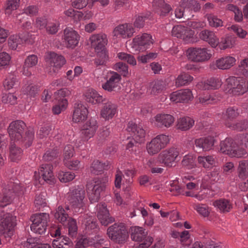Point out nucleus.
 Returning <instances> with one entry per match:
<instances>
[{
    "instance_id": "62",
    "label": "nucleus",
    "mask_w": 248,
    "mask_h": 248,
    "mask_svg": "<svg viewBox=\"0 0 248 248\" xmlns=\"http://www.w3.org/2000/svg\"><path fill=\"white\" fill-rule=\"evenodd\" d=\"M194 208L202 216L204 217H207L209 215L208 207L205 205H195Z\"/></svg>"
},
{
    "instance_id": "23",
    "label": "nucleus",
    "mask_w": 248,
    "mask_h": 248,
    "mask_svg": "<svg viewBox=\"0 0 248 248\" xmlns=\"http://www.w3.org/2000/svg\"><path fill=\"white\" fill-rule=\"evenodd\" d=\"M92 46L94 47L95 51H103L106 50V45L107 40L105 36L100 34H94L90 37Z\"/></svg>"
},
{
    "instance_id": "41",
    "label": "nucleus",
    "mask_w": 248,
    "mask_h": 248,
    "mask_svg": "<svg viewBox=\"0 0 248 248\" xmlns=\"http://www.w3.org/2000/svg\"><path fill=\"white\" fill-rule=\"evenodd\" d=\"M95 52L97 54V57L94 61L95 64L97 66L105 64L106 61L108 60V55L106 50L97 51Z\"/></svg>"
},
{
    "instance_id": "26",
    "label": "nucleus",
    "mask_w": 248,
    "mask_h": 248,
    "mask_svg": "<svg viewBox=\"0 0 248 248\" xmlns=\"http://www.w3.org/2000/svg\"><path fill=\"white\" fill-rule=\"evenodd\" d=\"M85 100L92 104L102 103L103 101H106L107 98L100 95L96 91L89 90L84 95Z\"/></svg>"
},
{
    "instance_id": "34",
    "label": "nucleus",
    "mask_w": 248,
    "mask_h": 248,
    "mask_svg": "<svg viewBox=\"0 0 248 248\" xmlns=\"http://www.w3.org/2000/svg\"><path fill=\"white\" fill-rule=\"evenodd\" d=\"M132 239L135 241H141L143 238L147 236V232L142 227L135 226L131 228Z\"/></svg>"
},
{
    "instance_id": "15",
    "label": "nucleus",
    "mask_w": 248,
    "mask_h": 248,
    "mask_svg": "<svg viewBox=\"0 0 248 248\" xmlns=\"http://www.w3.org/2000/svg\"><path fill=\"white\" fill-rule=\"evenodd\" d=\"M193 98L192 92L189 89L180 90L173 92L170 95V99L177 103H187Z\"/></svg>"
},
{
    "instance_id": "18",
    "label": "nucleus",
    "mask_w": 248,
    "mask_h": 248,
    "mask_svg": "<svg viewBox=\"0 0 248 248\" xmlns=\"http://www.w3.org/2000/svg\"><path fill=\"white\" fill-rule=\"evenodd\" d=\"M96 121L91 118L88 120L82 126V134L86 140L91 138L94 135L97 128Z\"/></svg>"
},
{
    "instance_id": "22",
    "label": "nucleus",
    "mask_w": 248,
    "mask_h": 248,
    "mask_svg": "<svg viewBox=\"0 0 248 248\" xmlns=\"http://www.w3.org/2000/svg\"><path fill=\"white\" fill-rule=\"evenodd\" d=\"M104 107L101 111V115L106 120L111 119L115 114L117 106L107 99L106 101H103Z\"/></svg>"
},
{
    "instance_id": "55",
    "label": "nucleus",
    "mask_w": 248,
    "mask_h": 248,
    "mask_svg": "<svg viewBox=\"0 0 248 248\" xmlns=\"http://www.w3.org/2000/svg\"><path fill=\"white\" fill-rule=\"evenodd\" d=\"M17 97L12 93H9L3 95L2 97V102L5 104L15 105L16 103Z\"/></svg>"
},
{
    "instance_id": "27",
    "label": "nucleus",
    "mask_w": 248,
    "mask_h": 248,
    "mask_svg": "<svg viewBox=\"0 0 248 248\" xmlns=\"http://www.w3.org/2000/svg\"><path fill=\"white\" fill-rule=\"evenodd\" d=\"M156 125L157 126L162 127H170L174 122V117L170 114H161L157 115L155 117Z\"/></svg>"
},
{
    "instance_id": "3",
    "label": "nucleus",
    "mask_w": 248,
    "mask_h": 248,
    "mask_svg": "<svg viewBox=\"0 0 248 248\" xmlns=\"http://www.w3.org/2000/svg\"><path fill=\"white\" fill-rule=\"evenodd\" d=\"M107 234L114 242L122 244L126 242L128 233L126 227L123 223H114L107 229Z\"/></svg>"
},
{
    "instance_id": "47",
    "label": "nucleus",
    "mask_w": 248,
    "mask_h": 248,
    "mask_svg": "<svg viewBox=\"0 0 248 248\" xmlns=\"http://www.w3.org/2000/svg\"><path fill=\"white\" fill-rule=\"evenodd\" d=\"M228 126L233 130H236L238 131L248 130V121L243 120L239 121L238 122L232 124L231 125H229Z\"/></svg>"
},
{
    "instance_id": "60",
    "label": "nucleus",
    "mask_w": 248,
    "mask_h": 248,
    "mask_svg": "<svg viewBox=\"0 0 248 248\" xmlns=\"http://www.w3.org/2000/svg\"><path fill=\"white\" fill-rule=\"evenodd\" d=\"M37 62V57L35 55H31L25 59L24 64L26 66L31 68L35 66Z\"/></svg>"
},
{
    "instance_id": "7",
    "label": "nucleus",
    "mask_w": 248,
    "mask_h": 248,
    "mask_svg": "<svg viewBox=\"0 0 248 248\" xmlns=\"http://www.w3.org/2000/svg\"><path fill=\"white\" fill-rule=\"evenodd\" d=\"M48 218L49 215L46 213L36 214L31 216L30 218L32 222L30 227L31 230L40 234L45 233Z\"/></svg>"
},
{
    "instance_id": "57",
    "label": "nucleus",
    "mask_w": 248,
    "mask_h": 248,
    "mask_svg": "<svg viewBox=\"0 0 248 248\" xmlns=\"http://www.w3.org/2000/svg\"><path fill=\"white\" fill-rule=\"evenodd\" d=\"M248 155V154L245 149L244 148H238L237 149H234L232 154L230 155L232 157L242 158L246 157Z\"/></svg>"
},
{
    "instance_id": "28",
    "label": "nucleus",
    "mask_w": 248,
    "mask_h": 248,
    "mask_svg": "<svg viewBox=\"0 0 248 248\" xmlns=\"http://www.w3.org/2000/svg\"><path fill=\"white\" fill-rule=\"evenodd\" d=\"M18 145H22L19 143L11 142L9 147L10 158L11 161L16 162L20 160L22 155V150Z\"/></svg>"
},
{
    "instance_id": "1",
    "label": "nucleus",
    "mask_w": 248,
    "mask_h": 248,
    "mask_svg": "<svg viewBox=\"0 0 248 248\" xmlns=\"http://www.w3.org/2000/svg\"><path fill=\"white\" fill-rule=\"evenodd\" d=\"M8 132L12 141L23 144L26 148L32 144L34 139L33 130L28 129L22 121L12 122L8 128Z\"/></svg>"
},
{
    "instance_id": "58",
    "label": "nucleus",
    "mask_w": 248,
    "mask_h": 248,
    "mask_svg": "<svg viewBox=\"0 0 248 248\" xmlns=\"http://www.w3.org/2000/svg\"><path fill=\"white\" fill-rule=\"evenodd\" d=\"M51 127L49 125H46L40 128L37 134L40 139L46 138L51 131Z\"/></svg>"
},
{
    "instance_id": "46",
    "label": "nucleus",
    "mask_w": 248,
    "mask_h": 248,
    "mask_svg": "<svg viewBox=\"0 0 248 248\" xmlns=\"http://www.w3.org/2000/svg\"><path fill=\"white\" fill-rule=\"evenodd\" d=\"M54 216L56 219L61 222H64L66 221L68 217L65 210L61 206H59L58 207Z\"/></svg>"
},
{
    "instance_id": "49",
    "label": "nucleus",
    "mask_w": 248,
    "mask_h": 248,
    "mask_svg": "<svg viewBox=\"0 0 248 248\" xmlns=\"http://www.w3.org/2000/svg\"><path fill=\"white\" fill-rule=\"evenodd\" d=\"M209 25L214 27H218L222 26L223 22L216 16L209 14L206 16Z\"/></svg>"
},
{
    "instance_id": "13",
    "label": "nucleus",
    "mask_w": 248,
    "mask_h": 248,
    "mask_svg": "<svg viewBox=\"0 0 248 248\" xmlns=\"http://www.w3.org/2000/svg\"><path fill=\"white\" fill-rule=\"evenodd\" d=\"M215 141L214 138L211 136L197 139L194 141V148L199 152L209 151L212 149Z\"/></svg>"
},
{
    "instance_id": "44",
    "label": "nucleus",
    "mask_w": 248,
    "mask_h": 248,
    "mask_svg": "<svg viewBox=\"0 0 248 248\" xmlns=\"http://www.w3.org/2000/svg\"><path fill=\"white\" fill-rule=\"evenodd\" d=\"M118 57L120 60L125 61L129 64L133 66L137 64L136 60L132 55L124 52H120L118 54Z\"/></svg>"
},
{
    "instance_id": "11",
    "label": "nucleus",
    "mask_w": 248,
    "mask_h": 248,
    "mask_svg": "<svg viewBox=\"0 0 248 248\" xmlns=\"http://www.w3.org/2000/svg\"><path fill=\"white\" fill-rule=\"evenodd\" d=\"M179 152L175 148H171L168 150L162 152L158 156L159 162L164 163L166 166L172 167L175 166V160L176 159Z\"/></svg>"
},
{
    "instance_id": "40",
    "label": "nucleus",
    "mask_w": 248,
    "mask_h": 248,
    "mask_svg": "<svg viewBox=\"0 0 248 248\" xmlns=\"http://www.w3.org/2000/svg\"><path fill=\"white\" fill-rule=\"evenodd\" d=\"M193 80V77L187 73H182L179 75L176 80V85L177 87L184 86Z\"/></svg>"
},
{
    "instance_id": "9",
    "label": "nucleus",
    "mask_w": 248,
    "mask_h": 248,
    "mask_svg": "<svg viewBox=\"0 0 248 248\" xmlns=\"http://www.w3.org/2000/svg\"><path fill=\"white\" fill-rule=\"evenodd\" d=\"M154 41L150 34L143 33L140 37L138 36L133 39L132 48L135 51H144L152 47Z\"/></svg>"
},
{
    "instance_id": "56",
    "label": "nucleus",
    "mask_w": 248,
    "mask_h": 248,
    "mask_svg": "<svg viewBox=\"0 0 248 248\" xmlns=\"http://www.w3.org/2000/svg\"><path fill=\"white\" fill-rule=\"evenodd\" d=\"M11 57L10 55L4 52L0 53V69L1 68H4L10 63Z\"/></svg>"
},
{
    "instance_id": "53",
    "label": "nucleus",
    "mask_w": 248,
    "mask_h": 248,
    "mask_svg": "<svg viewBox=\"0 0 248 248\" xmlns=\"http://www.w3.org/2000/svg\"><path fill=\"white\" fill-rule=\"evenodd\" d=\"M128 65L123 62H119L115 64V69L124 77L128 74Z\"/></svg>"
},
{
    "instance_id": "64",
    "label": "nucleus",
    "mask_w": 248,
    "mask_h": 248,
    "mask_svg": "<svg viewBox=\"0 0 248 248\" xmlns=\"http://www.w3.org/2000/svg\"><path fill=\"white\" fill-rule=\"evenodd\" d=\"M59 240L61 243V248H72L73 242L68 237L62 236V237H59Z\"/></svg>"
},
{
    "instance_id": "25",
    "label": "nucleus",
    "mask_w": 248,
    "mask_h": 248,
    "mask_svg": "<svg viewBox=\"0 0 248 248\" xmlns=\"http://www.w3.org/2000/svg\"><path fill=\"white\" fill-rule=\"evenodd\" d=\"M127 130L129 132L134 133L133 138L141 140L142 142L143 141L145 131L140 125L138 126L135 123L130 122L128 124Z\"/></svg>"
},
{
    "instance_id": "29",
    "label": "nucleus",
    "mask_w": 248,
    "mask_h": 248,
    "mask_svg": "<svg viewBox=\"0 0 248 248\" xmlns=\"http://www.w3.org/2000/svg\"><path fill=\"white\" fill-rule=\"evenodd\" d=\"M200 37L201 39L207 42L213 47H216L218 44V39L215 33L208 30H204L201 32Z\"/></svg>"
},
{
    "instance_id": "42",
    "label": "nucleus",
    "mask_w": 248,
    "mask_h": 248,
    "mask_svg": "<svg viewBox=\"0 0 248 248\" xmlns=\"http://www.w3.org/2000/svg\"><path fill=\"white\" fill-rule=\"evenodd\" d=\"M235 43V38L232 36H228L222 39L219 46L221 49H225L227 48L232 47Z\"/></svg>"
},
{
    "instance_id": "48",
    "label": "nucleus",
    "mask_w": 248,
    "mask_h": 248,
    "mask_svg": "<svg viewBox=\"0 0 248 248\" xmlns=\"http://www.w3.org/2000/svg\"><path fill=\"white\" fill-rule=\"evenodd\" d=\"M75 177L74 173L71 172L62 171L58 174V177L61 182L67 183L72 181Z\"/></svg>"
},
{
    "instance_id": "37",
    "label": "nucleus",
    "mask_w": 248,
    "mask_h": 248,
    "mask_svg": "<svg viewBox=\"0 0 248 248\" xmlns=\"http://www.w3.org/2000/svg\"><path fill=\"white\" fill-rule=\"evenodd\" d=\"M165 87V83L162 80H156L150 83L151 93L156 94L162 91Z\"/></svg>"
},
{
    "instance_id": "8",
    "label": "nucleus",
    "mask_w": 248,
    "mask_h": 248,
    "mask_svg": "<svg viewBox=\"0 0 248 248\" xmlns=\"http://www.w3.org/2000/svg\"><path fill=\"white\" fill-rule=\"evenodd\" d=\"M169 137L165 135H159L153 139L146 146L148 153L151 155L159 152L169 143Z\"/></svg>"
},
{
    "instance_id": "59",
    "label": "nucleus",
    "mask_w": 248,
    "mask_h": 248,
    "mask_svg": "<svg viewBox=\"0 0 248 248\" xmlns=\"http://www.w3.org/2000/svg\"><path fill=\"white\" fill-rule=\"evenodd\" d=\"M70 94V92L67 88H63L55 93L54 96L56 100L61 101L62 99H65L64 97L69 95Z\"/></svg>"
},
{
    "instance_id": "35",
    "label": "nucleus",
    "mask_w": 248,
    "mask_h": 248,
    "mask_svg": "<svg viewBox=\"0 0 248 248\" xmlns=\"http://www.w3.org/2000/svg\"><path fill=\"white\" fill-rule=\"evenodd\" d=\"M194 121L189 117H183L177 121V127L182 131L189 129L194 124Z\"/></svg>"
},
{
    "instance_id": "45",
    "label": "nucleus",
    "mask_w": 248,
    "mask_h": 248,
    "mask_svg": "<svg viewBox=\"0 0 248 248\" xmlns=\"http://www.w3.org/2000/svg\"><path fill=\"white\" fill-rule=\"evenodd\" d=\"M205 85L208 90H215L219 88L221 85V81L218 78H211L208 79Z\"/></svg>"
},
{
    "instance_id": "32",
    "label": "nucleus",
    "mask_w": 248,
    "mask_h": 248,
    "mask_svg": "<svg viewBox=\"0 0 248 248\" xmlns=\"http://www.w3.org/2000/svg\"><path fill=\"white\" fill-rule=\"evenodd\" d=\"M108 165L109 163L108 162L103 163L99 160H94L90 167V171L92 173L98 175L101 174L104 170L108 169Z\"/></svg>"
},
{
    "instance_id": "36",
    "label": "nucleus",
    "mask_w": 248,
    "mask_h": 248,
    "mask_svg": "<svg viewBox=\"0 0 248 248\" xmlns=\"http://www.w3.org/2000/svg\"><path fill=\"white\" fill-rule=\"evenodd\" d=\"M214 205L217 207L219 210L223 213L229 212L232 208L230 202L225 199H220L214 202Z\"/></svg>"
},
{
    "instance_id": "63",
    "label": "nucleus",
    "mask_w": 248,
    "mask_h": 248,
    "mask_svg": "<svg viewBox=\"0 0 248 248\" xmlns=\"http://www.w3.org/2000/svg\"><path fill=\"white\" fill-rule=\"evenodd\" d=\"M239 71L243 76L248 78V59H245L241 61L239 65Z\"/></svg>"
},
{
    "instance_id": "6",
    "label": "nucleus",
    "mask_w": 248,
    "mask_h": 248,
    "mask_svg": "<svg viewBox=\"0 0 248 248\" xmlns=\"http://www.w3.org/2000/svg\"><path fill=\"white\" fill-rule=\"evenodd\" d=\"M23 192L24 188L19 183L10 182L2 194H0V206L8 204L13 199V193L19 195L23 194Z\"/></svg>"
},
{
    "instance_id": "39",
    "label": "nucleus",
    "mask_w": 248,
    "mask_h": 248,
    "mask_svg": "<svg viewBox=\"0 0 248 248\" xmlns=\"http://www.w3.org/2000/svg\"><path fill=\"white\" fill-rule=\"evenodd\" d=\"M27 39V37L22 38L20 36L16 35H12L9 38L8 44L11 49H16L18 45L20 44L22 40L26 42Z\"/></svg>"
},
{
    "instance_id": "5",
    "label": "nucleus",
    "mask_w": 248,
    "mask_h": 248,
    "mask_svg": "<svg viewBox=\"0 0 248 248\" xmlns=\"http://www.w3.org/2000/svg\"><path fill=\"white\" fill-rule=\"evenodd\" d=\"M85 190L78 187L72 190L69 194L68 200L71 208L76 212H82L84 210Z\"/></svg>"
},
{
    "instance_id": "24",
    "label": "nucleus",
    "mask_w": 248,
    "mask_h": 248,
    "mask_svg": "<svg viewBox=\"0 0 248 248\" xmlns=\"http://www.w3.org/2000/svg\"><path fill=\"white\" fill-rule=\"evenodd\" d=\"M88 110L82 104H78L73 115V120L76 123L81 122L87 118Z\"/></svg>"
},
{
    "instance_id": "14",
    "label": "nucleus",
    "mask_w": 248,
    "mask_h": 248,
    "mask_svg": "<svg viewBox=\"0 0 248 248\" xmlns=\"http://www.w3.org/2000/svg\"><path fill=\"white\" fill-rule=\"evenodd\" d=\"M180 6L185 10L186 17L188 18L194 16L192 11L197 12L200 11L201 8V4L196 0H181L180 2Z\"/></svg>"
},
{
    "instance_id": "4",
    "label": "nucleus",
    "mask_w": 248,
    "mask_h": 248,
    "mask_svg": "<svg viewBox=\"0 0 248 248\" xmlns=\"http://www.w3.org/2000/svg\"><path fill=\"white\" fill-rule=\"evenodd\" d=\"M229 92L235 95L243 94L248 91V81L240 77L231 76L226 79Z\"/></svg>"
},
{
    "instance_id": "38",
    "label": "nucleus",
    "mask_w": 248,
    "mask_h": 248,
    "mask_svg": "<svg viewBox=\"0 0 248 248\" xmlns=\"http://www.w3.org/2000/svg\"><path fill=\"white\" fill-rule=\"evenodd\" d=\"M154 4L160 9V15L166 16L171 10L170 6L165 3L164 0H157L154 1Z\"/></svg>"
},
{
    "instance_id": "19",
    "label": "nucleus",
    "mask_w": 248,
    "mask_h": 248,
    "mask_svg": "<svg viewBox=\"0 0 248 248\" xmlns=\"http://www.w3.org/2000/svg\"><path fill=\"white\" fill-rule=\"evenodd\" d=\"M135 32L132 25L124 24L116 27L114 31V36H121L123 38L131 37Z\"/></svg>"
},
{
    "instance_id": "20",
    "label": "nucleus",
    "mask_w": 248,
    "mask_h": 248,
    "mask_svg": "<svg viewBox=\"0 0 248 248\" xmlns=\"http://www.w3.org/2000/svg\"><path fill=\"white\" fill-rule=\"evenodd\" d=\"M64 39L67 42V47L73 48L78 43L79 35L72 29H65L64 31Z\"/></svg>"
},
{
    "instance_id": "54",
    "label": "nucleus",
    "mask_w": 248,
    "mask_h": 248,
    "mask_svg": "<svg viewBox=\"0 0 248 248\" xmlns=\"http://www.w3.org/2000/svg\"><path fill=\"white\" fill-rule=\"evenodd\" d=\"M153 238L151 236H146L139 241L140 244L135 248H148L153 243Z\"/></svg>"
},
{
    "instance_id": "50",
    "label": "nucleus",
    "mask_w": 248,
    "mask_h": 248,
    "mask_svg": "<svg viewBox=\"0 0 248 248\" xmlns=\"http://www.w3.org/2000/svg\"><path fill=\"white\" fill-rule=\"evenodd\" d=\"M19 0H8L5 8L6 14L10 15L12 11L16 10L18 7Z\"/></svg>"
},
{
    "instance_id": "43",
    "label": "nucleus",
    "mask_w": 248,
    "mask_h": 248,
    "mask_svg": "<svg viewBox=\"0 0 248 248\" xmlns=\"http://www.w3.org/2000/svg\"><path fill=\"white\" fill-rule=\"evenodd\" d=\"M67 100L62 99L61 101H58L57 104L53 107L52 110L54 114H59L62 111L65 110L67 106Z\"/></svg>"
},
{
    "instance_id": "2",
    "label": "nucleus",
    "mask_w": 248,
    "mask_h": 248,
    "mask_svg": "<svg viewBox=\"0 0 248 248\" xmlns=\"http://www.w3.org/2000/svg\"><path fill=\"white\" fill-rule=\"evenodd\" d=\"M106 188L105 182L103 179L94 178L87 182L86 190L89 193V198L92 203L97 202L100 198L101 192Z\"/></svg>"
},
{
    "instance_id": "31",
    "label": "nucleus",
    "mask_w": 248,
    "mask_h": 248,
    "mask_svg": "<svg viewBox=\"0 0 248 248\" xmlns=\"http://www.w3.org/2000/svg\"><path fill=\"white\" fill-rule=\"evenodd\" d=\"M236 60L234 58L227 56L216 61V65L219 69L225 70L230 68L235 64Z\"/></svg>"
},
{
    "instance_id": "17",
    "label": "nucleus",
    "mask_w": 248,
    "mask_h": 248,
    "mask_svg": "<svg viewBox=\"0 0 248 248\" xmlns=\"http://www.w3.org/2000/svg\"><path fill=\"white\" fill-rule=\"evenodd\" d=\"M52 169V166L50 164H43L39 170V175H41L42 177V180L49 185L54 184L56 181Z\"/></svg>"
},
{
    "instance_id": "61",
    "label": "nucleus",
    "mask_w": 248,
    "mask_h": 248,
    "mask_svg": "<svg viewBox=\"0 0 248 248\" xmlns=\"http://www.w3.org/2000/svg\"><path fill=\"white\" fill-rule=\"evenodd\" d=\"M182 164L188 169H192L195 166L193 157L186 155L184 157L182 161Z\"/></svg>"
},
{
    "instance_id": "51",
    "label": "nucleus",
    "mask_w": 248,
    "mask_h": 248,
    "mask_svg": "<svg viewBox=\"0 0 248 248\" xmlns=\"http://www.w3.org/2000/svg\"><path fill=\"white\" fill-rule=\"evenodd\" d=\"M17 81L16 78L13 75L9 76L3 82V86L5 89L9 90L13 88L14 86L16 84Z\"/></svg>"
},
{
    "instance_id": "30",
    "label": "nucleus",
    "mask_w": 248,
    "mask_h": 248,
    "mask_svg": "<svg viewBox=\"0 0 248 248\" xmlns=\"http://www.w3.org/2000/svg\"><path fill=\"white\" fill-rule=\"evenodd\" d=\"M220 151L229 155L236 147V143L232 139L227 138L220 143Z\"/></svg>"
},
{
    "instance_id": "10",
    "label": "nucleus",
    "mask_w": 248,
    "mask_h": 248,
    "mask_svg": "<svg viewBox=\"0 0 248 248\" xmlns=\"http://www.w3.org/2000/svg\"><path fill=\"white\" fill-rule=\"evenodd\" d=\"M187 53L188 59L196 62L207 61L212 56L205 48L190 47L187 49Z\"/></svg>"
},
{
    "instance_id": "33",
    "label": "nucleus",
    "mask_w": 248,
    "mask_h": 248,
    "mask_svg": "<svg viewBox=\"0 0 248 248\" xmlns=\"http://www.w3.org/2000/svg\"><path fill=\"white\" fill-rule=\"evenodd\" d=\"M238 177L244 180L248 177V160H243L239 162L237 169Z\"/></svg>"
},
{
    "instance_id": "16",
    "label": "nucleus",
    "mask_w": 248,
    "mask_h": 248,
    "mask_svg": "<svg viewBox=\"0 0 248 248\" xmlns=\"http://www.w3.org/2000/svg\"><path fill=\"white\" fill-rule=\"evenodd\" d=\"M121 79V76L117 73H114L109 79L102 85V88L108 92H118L121 89L120 81Z\"/></svg>"
},
{
    "instance_id": "21",
    "label": "nucleus",
    "mask_w": 248,
    "mask_h": 248,
    "mask_svg": "<svg viewBox=\"0 0 248 248\" xmlns=\"http://www.w3.org/2000/svg\"><path fill=\"white\" fill-rule=\"evenodd\" d=\"M46 61L48 62L51 66H54L59 69L66 63V60L64 57L55 52L49 53L46 57Z\"/></svg>"
},
{
    "instance_id": "52",
    "label": "nucleus",
    "mask_w": 248,
    "mask_h": 248,
    "mask_svg": "<svg viewBox=\"0 0 248 248\" xmlns=\"http://www.w3.org/2000/svg\"><path fill=\"white\" fill-rule=\"evenodd\" d=\"M186 28L182 25L174 26L171 31L172 35L177 38H182L184 32H185Z\"/></svg>"
},
{
    "instance_id": "12",
    "label": "nucleus",
    "mask_w": 248,
    "mask_h": 248,
    "mask_svg": "<svg viewBox=\"0 0 248 248\" xmlns=\"http://www.w3.org/2000/svg\"><path fill=\"white\" fill-rule=\"evenodd\" d=\"M97 217L102 225L105 226L115 221L114 218L109 212L105 203H100L97 206Z\"/></svg>"
}]
</instances>
